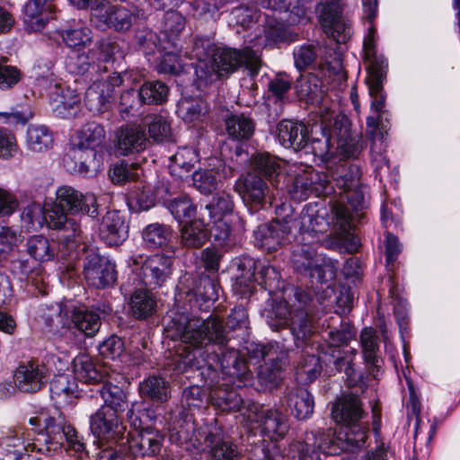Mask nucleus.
<instances>
[{
	"label": "nucleus",
	"instance_id": "nucleus-1",
	"mask_svg": "<svg viewBox=\"0 0 460 460\" xmlns=\"http://www.w3.org/2000/svg\"><path fill=\"white\" fill-rule=\"evenodd\" d=\"M166 336L173 341H181L184 346L172 360L175 374L188 370H200V375L213 379L220 368L223 373L242 381L250 379L246 361L235 349H223L228 342L222 319L210 315L207 319L189 318L185 314L172 317L164 328Z\"/></svg>",
	"mask_w": 460,
	"mask_h": 460
},
{
	"label": "nucleus",
	"instance_id": "nucleus-2",
	"mask_svg": "<svg viewBox=\"0 0 460 460\" xmlns=\"http://www.w3.org/2000/svg\"><path fill=\"white\" fill-rule=\"evenodd\" d=\"M33 426L44 424V429L32 441L25 444L20 437L21 429H8L1 438V445L7 451L17 456H21L23 451H38L42 454H50L65 447L76 453L84 452L85 447L83 438L79 437L75 429L70 425L66 417L59 411H55L50 416H40L30 419Z\"/></svg>",
	"mask_w": 460,
	"mask_h": 460
},
{
	"label": "nucleus",
	"instance_id": "nucleus-3",
	"mask_svg": "<svg viewBox=\"0 0 460 460\" xmlns=\"http://www.w3.org/2000/svg\"><path fill=\"white\" fill-rule=\"evenodd\" d=\"M78 213L95 218L98 216L95 197L84 195L71 186L59 187L56 192L54 208L46 221L49 228L57 231L58 243L67 249L74 248L75 243L83 238L81 220L68 217Z\"/></svg>",
	"mask_w": 460,
	"mask_h": 460
},
{
	"label": "nucleus",
	"instance_id": "nucleus-4",
	"mask_svg": "<svg viewBox=\"0 0 460 460\" xmlns=\"http://www.w3.org/2000/svg\"><path fill=\"white\" fill-rule=\"evenodd\" d=\"M295 304L290 310L287 301L276 303L269 314V324L279 330L289 323L290 332L296 348L310 344L315 332L314 308L310 292L297 289L295 292Z\"/></svg>",
	"mask_w": 460,
	"mask_h": 460
},
{
	"label": "nucleus",
	"instance_id": "nucleus-5",
	"mask_svg": "<svg viewBox=\"0 0 460 460\" xmlns=\"http://www.w3.org/2000/svg\"><path fill=\"white\" fill-rule=\"evenodd\" d=\"M77 138L78 143L64 156V164L68 170L84 176L95 175L101 170L102 162L94 148L104 141L105 130L99 123L89 122L77 131Z\"/></svg>",
	"mask_w": 460,
	"mask_h": 460
},
{
	"label": "nucleus",
	"instance_id": "nucleus-6",
	"mask_svg": "<svg viewBox=\"0 0 460 460\" xmlns=\"http://www.w3.org/2000/svg\"><path fill=\"white\" fill-rule=\"evenodd\" d=\"M359 167L352 164H341L331 170V178L341 190V201L332 204V213L340 228L346 230L349 226L350 213L343 204L346 199L355 211L363 208L364 193L361 190Z\"/></svg>",
	"mask_w": 460,
	"mask_h": 460
},
{
	"label": "nucleus",
	"instance_id": "nucleus-7",
	"mask_svg": "<svg viewBox=\"0 0 460 460\" xmlns=\"http://www.w3.org/2000/svg\"><path fill=\"white\" fill-rule=\"evenodd\" d=\"M364 49L367 61L368 62L367 83L372 98L371 109L377 113L376 116L367 117V132L374 137L379 125V114L385 107V97L383 93V80L386 75L387 62L383 57H378L375 54L371 39L365 40Z\"/></svg>",
	"mask_w": 460,
	"mask_h": 460
},
{
	"label": "nucleus",
	"instance_id": "nucleus-8",
	"mask_svg": "<svg viewBox=\"0 0 460 460\" xmlns=\"http://www.w3.org/2000/svg\"><path fill=\"white\" fill-rule=\"evenodd\" d=\"M136 269V274L141 283L149 289L165 286L172 274L173 258L161 253L146 257L143 261L142 255L133 256L129 259Z\"/></svg>",
	"mask_w": 460,
	"mask_h": 460
},
{
	"label": "nucleus",
	"instance_id": "nucleus-9",
	"mask_svg": "<svg viewBox=\"0 0 460 460\" xmlns=\"http://www.w3.org/2000/svg\"><path fill=\"white\" fill-rule=\"evenodd\" d=\"M211 56L216 70L221 77L234 73L242 66H245L252 75H255L261 67L259 54L249 47L243 49L217 48Z\"/></svg>",
	"mask_w": 460,
	"mask_h": 460
},
{
	"label": "nucleus",
	"instance_id": "nucleus-10",
	"mask_svg": "<svg viewBox=\"0 0 460 460\" xmlns=\"http://www.w3.org/2000/svg\"><path fill=\"white\" fill-rule=\"evenodd\" d=\"M143 17V10L137 6L127 8L121 5L99 4L91 10V22L96 27H108L119 32L128 31L137 19Z\"/></svg>",
	"mask_w": 460,
	"mask_h": 460
},
{
	"label": "nucleus",
	"instance_id": "nucleus-11",
	"mask_svg": "<svg viewBox=\"0 0 460 460\" xmlns=\"http://www.w3.org/2000/svg\"><path fill=\"white\" fill-rule=\"evenodd\" d=\"M40 85L46 90L52 106L53 111L62 119L75 118L80 111V97L75 91L65 88L60 79L41 76Z\"/></svg>",
	"mask_w": 460,
	"mask_h": 460
},
{
	"label": "nucleus",
	"instance_id": "nucleus-12",
	"mask_svg": "<svg viewBox=\"0 0 460 460\" xmlns=\"http://www.w3.org/2000/svg\"><path fill=\"white\" fill-rule=\"evenodd\" d=\"M319 20L328 37L336 43H345L350 37L351 26L341 15L340 0H321L318 4Z\"/></svg>",
	"mask_w": 460,
	"mask_h": 460
},
{
	"label": "nucleus",
	"instance_id": "nucleus-13",
	"mask_svg": "<svg viewBox=\"0 0 460 460\" xmlns=\"http://www.w3.org/2000/svg\"><path fill=\"white\" fill-rule=\"evenodd\" d=\"M368 425L359 421L342 425L333 435L325 433L329 453L337 455L341 452L354 451L360 448L367 438Z\"/></svg>",
	"mask_w": 460,
	"mask_h": 460
},
{
	"label": "nucleus",
	"instance_id": "nucleus-14",
	"mask_svg": "<svg viewBox=\"0 0 460 460\" xmlns=\"http://www.w3.org/2000/svg\"><path fill=\"white\" fill-rule=\"evenodd\" d=\"M335 155L342 159L358 158L363 150L362 137L350 130V121L345 115H337L332 121Z\"/></svg>",
	"mask_w": 460,
	"mask_h": 460
},
{
	"label": "nucleus",
	"instance_id": "nucleus-15",
	"mask_svg": "<svg viewBox=\"0 0 460 460\" xmlns=\"http://www.w3.org/2000/svg\"><path fill=\"white\" fill-rule=\"evenodd\" d=\"M208 460H241L237 447L229 439L216 422L207 425L203 431Z\"/></svg>",
	"mask_w": 460,
	"mask_h": 460
},
{
	"label": "nucleus",
	"instance_id": "nucleus-16",
	"mask_svg": "<svg viewBox=\"0 0 460 460\" xmlns=\"http://www.w3.org/2000/svg\"><path fill=\"white\" fill-rule=\"evenodd\" d=\"M84 274L86 282L96 288L112 286L117 280L115 264L93 251L85 256Z\"/></svg>",
	"mask_w": 460,
	"mask_h": 460
},
{
	"label": "nucleus",
	"instance_id": "nucleus-17",
	"mask_svg": "<svg viewBox=\"0 0 460 460\" xmlns=\"http://www.w3.org/2000/svg\"><path fill=\"white\" fill-rule=\"evenodd\" d=\"M234 190L246 205L255 208H261L267 198L274 197L273 191L266 181L252 172L240 175L235 181Z\"/></svg>",
	"mask_w": 460,
	"mask_h": 460
},
{
	"label": "nucleus",
	"instance_id": "nucleus-18",
	"mask_svg": "<svg viewBox=\"0 0 460 460\" xmlns=\"http://www.w3.org/2000/svg\"><path fill=\"white\" fill-rule=\"evenodd\" d=\"M292 226L288 221L274 220L262 224L254 231L255 243L259 247L274 252L291 242Z\"/></svg>",
	"mask_w": 460,
	"mask_h": 460
},
{
	"label": "nucleus",
	"instance_id": "nucleus-19",
	"mask_svg": "<svg viewBox=\"0 0 460 460\" xmlns=\"http://www.w3.org/2000/svg\"><path fill=\"white\" fill-rule=\"evenodd\" d=\"M324 432H307L305 438L293 439L288 445V455L293 460H321V451H329Z\"/></svg>",
	"mask_w": 460,
	"mask_h": 460
},
{
	"label": "nucleus",
	"instance_id": "nucleus-20",
	"mask_svg": "<svg viewBox=\"0 0 460 460\" xmlns=\"http://www.w3.org/2000/svg\"><path fill=\"white\" fill-rule=\"evenodd\" d=\"M164 435L155 428L146 427L131 438L128 453L135 457L158 456L164 448Z\"/></svg>",
	"mask_w": 460,
	"mask_h": 460
},
{
	"label": "nucleus",
	"instance_id": "nucleus-21",
	"mask_svg": "<svg viewBox=\"0 0 460 460\" xmlns=\"http://www.w3.org/2000/svg\"><path fill=\"white\" fill-rule=\"evenodd\" d=\"M49 367L39 361H30L20 366L14 375L16 386L25 393H36L42 389L49 381Z\"/></svg>",
	"mask_w": 460,
	"mask_h": 460
},
{
	"label": "nucleus",
	"instance_id": "nucleus-22",
	"mask_svg": "<svg viewBox=\"0 0 460 460\" xmlns=\"http://www.w3.org/2000/svg\"><path fill=\"white\" fill-rule=\"evenodd\" d=\"M261 356L264 365L258 371V378L261 385L276 386L280 380V374L288 363L286 352L278 353L273 346H261Z\"/></svg>",
	"mask_w": 460,
	"mask_h": 460
},
{
	"label": "nucleus",
	"instance_id": "nucleus-23",
	"mask_svg": "<svg viewBox=\"0 0 460 460\" xmlns=\"http://www.w3.org/2000/svg\"><path fill=\"white\" fill-rule=\"evenodd\" d=\"M290 262L297 273L311 278L317 274L319 280L322 281L323 269L319 263L315 249L309 243H296L294 245Z\"/></svg>",
	"mask_w": 460,
	"mask_h": 460
},
{
	"label": "nucleus",
	"instance_id": "nucleus-24",
	"mask_svg": "<svg viewBox=\"0 0 460 460\" xmlns=\"http://www.w3.org/2000/svg\"><path fill=\"white\" fill-rule=\"evenodd\" d=\"M90 428L95 437L106 440H116L123 430L118 413L107 407H101L91 416Z\"/></svg>",
	"mask_w": 460,
	"mask_h": 460
},
{
	"label": "nucleus",
	"instance_id": "nucleus-25",
	"mask_svg": "<svg viewBox=\"0 0 460 460\" xmlns=\"http://www.w3.org/2000/svg\"><path fill=\"white\" fill-rule=\"evenodd\" d=\"M100 237L109 246L121 244L128 236V225L119 211H108L100 225Z\"/></svg>",
	"mask_w": 460,
	"mask_h": 460
},
{
	"label": "nucleus",
	"instance_id": "nucleus-26",
	"mask_svg": "<svg viewBox=\"0 0 460 460\" xmlns=\"http://www.w3.org/2000/svg\"><path fill=\"white\" fill-rule=\"evenodd\" d=\"M364 415L360 400L352 393L343 394L332 409L333 420L343 425L359 422Z\"/></svg>",
	"mask_w": 460,
	"mask_h": 460
},
{
	"label": "nucleus",
	"instance_id": "nucleus-27",
	"mask_svg": "<svg viewBox=\"0 0 460 460\" xmlns=\"http://www.w3.org/2000/svg\"><path fill=\"white\" fill-rule=\"evenodd\" d=\"M257 418L262 432L272 440L283 438L289 430L288 417L278 409L262 407Z\"/></svg>",
	"mask_w": 460,
	"mask_h": 460
},
{
	"label": "nucleus",
	"instance_id": "nucleus-28",
	"mask_svg": "<svg viewBox=\"0 0 460 460\" xmlns=\"http://www.w3.org/2000/svg\"><path fill=\"white\" fill-rule=\"evenodd\" d=\"M332 121L333 119H322L321 124L315 125L312 129L313 134L315 136L312 137L308 141L314 155L323 160H327L335 155Z\"/></svg>",
	"mask_w": 460,
	"mask_h": 460
},
{
	"label": "nucleus",
	"instance_id": "nucleus-29",
	"mask_svg": "<svg viewBox=\"0 0 460 460\" xmlns=\"http://www.w3.org/2000/svg\"><path fill=\"white\" fill-rule=\"evenodd\" d=\"M73 365L75 377L83 383L103 385L108 380L106 367L97 363L88 355L77 356L75 358Z\"/></svg>",
	"mask_w": 460,
	"mask_h": 460
},
{
	"label": "nucleus",
	"instance_id": "nucleus-30",
	"mask_svg": "<svg viewBox=\"0 0 460 460\" xmlns=\"http://www.w3.org/2000/svg\"><path fill=\"white\" fill-rule=\"evenodd\" d=\"M49 0H30L23 8L22 21L27 31H40L51 18Z\"/></svg>",
	"mask_w": 460,
	"mask_h": 460
},
{
	"label": "nucleus",
	"instance_id": "nucleus-31",
	"mask_svg": "<svg viewBox=\"0 0 460 460\" xmlns=\"http://www.w3.org/2000/svg\"><path fill=\"white\" fill-rule=\"evenodd\" d=\"M329 331L324 338L323 343L319 345L321 354L335 357L341 346L348 345L355 335L353 326L347 321L341 320L339 327L328 324Z\"/></svg>",
	"mask_w": 460,
	"mask_h": 460
},
{
	"label": "nucleus",
	"instance_id": "nucleus-32",
	"mask_svg": "<svg viewBox=\"0 0 460 460\" xmlns=\"http://www.w3.org/2000/svg\"><path fill=\"white\" fill-rule=\"evenodd\" d=\"M277 137L284 147L294 150L304 148L309 141L306 127L288 119L278 124Z\"/></svg>",
	"mask_w": 460,
	"mask_h": 460
},
{
	"label": "nucleus",
	"instance_id": "nucleus-33",
	"mask_svg": "<svg viewBox=\"0 0 460 460\" xmlns=\"http://www.w3.org/2000/svg\"><path fill=\"white\" fill-rule=\"evenodd\" d=\"M252 172L268 181L272 188L278 187V178L283 169V162L269 153H257L251 158Z\"/></svg>",
	"mask_w": 460,
	"mask_h": 460
},
{
	"label": "nucleus",
	"instance_id": "nucleus-34",
	"mask_svg": "<svg viewBox=\"0 0 460 460\" xmlns=\"http://www.w3.org/2000/svg\"><path fill=\"white\" fill-rule=\"evenodd\" d=\"M147 144L145 131L138 126L126 125L117 133V147L121 155L139 153L146 148Z\"/></svg>",
	"mask_w": 460,
	"mask_h": 460
},
{
	"label": "nucleus",
	"instance_id": "nucleus-35",
	"mask_svg": "<svg viewBox=\"0 0 460 460\" xmlns=\"http://www.w3.org/2000/svg\"><path fill=\"white\" fill-rule=\"evenodd\" d=\"M139 394L145 401L161 405L171 398L169 381L160 376H150L139 384Z\"/></svg>",
	"mask_w": 460,
	"mask_h": 460
},
{
	"label": "nucleus",
	"instance_id": "nucleus-36",
	"mask_svg": "<svg viewBox=\"0 0 460 460\" xmlns=\"http://www.w3.org/2000/svg\"><path fill=\"white\" fill-rule=\"evenodd\" d=\"M287 406L297 420L309 418L314 411V401L309 391L304 387H292L286 394Z\"/></svg>",
	"mask_w": 460,
	"mask_h": 460
},
{
	"label": "nucleus",
	"instance_id": "nucleus-37",
	"mask_svg": "<svg viewBox=\"0 0 460 460\" xmlns=\"http://www.w3.org/2000/svg\"><path fill=\"white\" fill-rule=\"evenodd\" d=\"M209 233L199 218L184 224L180 230V243L187 249H199L208 240Z\"/></svg>",
	"mask_w": 460,
	"mask_h": 460
},
{
	"label": "nucleus",
	"instance_id": "nucleus-38",
	"mask_svg": "<svg viewBox=\"0 0 460 460\" xmlns=\"http://www.w3.org/2000/svg\"><path fill=\"white\" fill-rule=\"evenodd\" d=\"M379 338L376 331L372 328H365L360 333V345L362 349L363 357L366 364L367 365L370 374L376 377L375 370L376 372L381 367L382 358L379 357Z\"/></svg>",
	"mask_w": 460,
	"mask_h": 460
},
{
	"label": "nucleus",
	"instance_id": "nucleus-39",
	"mask_svg": "<svg viewBox=\"0 0 460 460\" xmlns=\"http://www.w3.org/2000/svg\"><path fill=\"white\" fill-rule=\"evenodd\" d=\"M129 306L136 319H147L156 312V297L149 288H138L132 293Z\"/></svg>",
	"mask_w": 460,
	"mask_h": 460
},
{
	"label": "nucleus",
	"instance_id": "nucleus-40",
	"mask_svg": "<svg viewBox=\"0 0 460 460\" xmlns=\"http://www.w3.org/2000/svg\"><path fill=\"white\" fill-rule=\"evenodd\" d=\"M226 131L229 138L243 142L249 140L254 134V120L244 114H233L225 120Z\"/></svg>",
	"mask_w": 460,
	"mask_h": 460
},
{
	"label": "nucleus",
	"instance_id": "nucleus-41",
	"mask_svg": "<svg viewBox=\"0 0 460 460\" xmlns=\"http://www.w3.org/2000/svg\"><path fill=\"white\" fill-rule=\"evenodd\" d=\"M234 211V201L230 195L220 193L214 196L211 200L200 208V218L205 221L206 215L208 221L225 220V217Z\"/></svg>",
	"mask_w": 460,
	"mask_h": 460
},
{
	"label": "nucleus",
	"instance_id": "nucleus-42",
	"mask_svg": "<svg viewBox=\"0 0 460 460\" xmlns=\"http://www.w3.org/2000/svg\"><path fill=\"white\" fill-rule=\"evenodd\" d=\"M208 399L212 405L223 411L239 410L243 403L241 396L227 385L212 387Z\"/></svg>",
	"mask_w": 460,
	"mask_h": 460
},
{
	"label": "nucleus",
	"instance_id": "nucleus-43",
	"mask_svg": "<svg viewBox=\"0 0 460 460\" xmlns=\"http://www.w3.org/2000/svg\"><path fill=\"white\" fill-rule=\"evenodd\" d=\"M53 134L44 125L31 124L27 128L26 146L34 153H44L53 146Z\"/></svg>",
	"mask_w": 460,
	"mask_h": 460
},
{
	"label": "nucleus",
	"instance_id": "nucleus-44",
	"mask_svg": "<svg viewBox=\"0 0 460 460\" xmlns=\"http://www.w3.org/2000/svg\"><path fill=\"white\" fill-rule=\"evenodd\" d=\"M303 354L300 356L296 368V378L301 384H308L314 381L322 372V365L320 358L313 354Z\"/></svg>",
	"mask_w": 460,
	"mask_h": 460
},
{
	"label": "nucleus",
	"instance_id": "nucleus-45",
	"mask_svg": "<svg viewBox=\"0 0 460 460\" xmlns=\"http://www.w3.org/2000/svg\"><path fill=\"white\" fill-rule=\"evenodd\" d=\"M100 394L104 402L102 407H107L116 413L124 411L128 408L126 393L119 386L110 383L109 380L102 385Z\"/></svg>",
	"mask_w": 460,
	"mask_h": 460
},
{
	"label": "nucleus",
	"instance_id": "nucleus-46",
	"mask_svg": "<svg viewBox=\"0 0 460 460\" xmlns=\"http://www.w3.org/2000/svg\"><path fill=\"white\" fill-rule=\"evenodd\" d=\"M71 317L75 326L88 337L94 336L100 329L101 319L96 313L84 308H75Z\"/></svg>",
	"mask_w": 460,
	"mask_h": 460
},
{
	"label": "nucleus",
	"instance_id": "nucleus-47",
	"mask_svg": "<svg viewBox=\"0 0 460 460\" xmlns=\"http://www.w3.org/2000/svg\"><path fill=\"white\" fill-rule=\"evenodd\" d=\"M142 173L143 170L138 164L125 161L112 164L109 170L111 181L119 185L137 181Z\"/></svg>",
	"mask_w": 460,
	"mask_h": 460
},
{
	"label": "nucleus",
	"instance_id": "nucleus-48",
	"mask_svg": "<svg viewBox=\"0 0 460 460\" xmlns=\"http://www.w3.org/2000/svg\"><path fill=\"white\" fill-rule=\"evenodd\" d=\"M142 235L146 246L155 249L167 244L172 236V229L167 225L154 223L144 229Z\"/></svg>",
	"mask_w": 460,
	"mask_h": 460
},
{
	"label": "nucleus",
	"instance_id": "nucleus-49",
	"mask_svg": "<svg viewBox=\"0 0 460 460\" xmlns=\"http://www.w3.org/2000/svg\"><path fill=\"white\" fill-rule=\"evenodd\" d=\"M256 261L252 258H244L238 265L235 276V288L241 294L251 292L255 280Z\"/></svg>",
	"mask_w": 460,
	"mask_h": 460
},
{
	"label": "nucleus",
	"instance_id": "nucleus-50",
	"mask_svg": "<svg viewBox=\"0 0 460 460\" xmlns=\"http://www.w3.org/2000/svg\"><path fill=\"white\" fill-rule=\"evenodd\" d=\"M26 249L31 258L40 262L50 261L54 257V250L43 235L31 236L27 240Z\"/></svg>",
	"mask_w": 460,
	"mask_h": 460
},
{
	"label": "nucleus",
	"instance_id": "nucleus-51",
	"mask_svg": "<svg viewBox=\"0 0 460 460\" xmlns=\"http://www.w3.org/2000/svg\"><path fill=\"white\" fill-rule=\"evenodd\" d=\"M145 104H161L167 99L169 88L161 81L145 83L138 90Z\"/></svg>",
	"mask_w": 460,
	"mask_h": 460
},
{
	"label": "nucleus",
	"instance_id": "nucleus-52",
	"mask_svg": "<svg viewBox=\"0 0 460 460\" xmlns=\"http://www.w3.org/2000/svg\"><path fill=\"white\" fill-rule=\"evenodd\" d=\"M206 111V103L201 99H183L177 107L178 115L186 122L200 119Z\"/></svg>",
	"mask_w": 460,
	"mask_h": 460
},
{
	"label": "nucleus",
	"instance_id": "nucleus-53",
	"mask_svg": "<svg viewBox=\"0 0 460 460\" xmlns=\"http://www.w3.org/2000/svg\"><path fill=\"white\" fill-rule=\"evenodd\" d=\"M61 37L65 44L71 49H83L88 47L93 41L92 30L87 27L66 30Z\"/></svg>",
	"mask_w": 460,
	"mask_h": 460
},
{
	"label": "nucleus",
	"instance_id": "nucleus-54",
	"mask_svg": "<svg viewBox=\"0 0 460 460\" xmlns=\"http://www.w3.org/2000/svg\"><path fill=\"white\" fill-rule=\"evenodd\" d=\"M166 206L177 221L191 218L196 215V207L186 195L168 200Z\"/></svg>",
	"mask_w": 460,
	"mask_h": 460
},
{
	"label": "nucleus",
	"instance_id": "nucleus-55",
	"mask_svg": "<svg viewBox=\"0 0 460 460\" xmlns=\"http://www.w3.org/2000/svg\"><path fill=\"white\" fill-rule=\"evenodd\" d=\"M144 102L140 98L139 91L130 89L120 95L119 111L123 119H128L131 116L138 113L141 105Z\"/></svg>",
	"mask_w": 460,
	"mask_h": 460
},
{
	"label": "nucleus",
	"instance_id": "nucleus-56",
	"mask_svg": "<svg viewBox=\"0 0 460 460\" xmlns=\"http://www.w3.org/2000/svg\"><path fill=\"white\" fill-rule=\"evenodd\" d=\"M145 124L148 128L149 137L155 142L167 139L171 133L169 123L161 115H148L145 119Z\"/></svg>",
	"mask_w": 460,
	"mask_h": 460
},
{
	"label": "nucleus",
	"instance_id": "nucleus-57",
	"mask_svg": "<svg viewBox=\"0 0 460 460\" xmlns=\"http://www.w3.org/2000/svg\"><path fill=\"white\" fill-rule=\"evenodd\" d=\"M185 24V17L181 13L170 10L164 15L162 31L169 39H173L179 36Z\"/></svg>",
	"mask_w": 460,
	"mask_h": 460
},
{
	"label": "nucleus",
	"instance_id": "nucleus-58",
	"mask_svg": "<svg viewBox=\"0 0 460 460\" xmlns=\"http://www.w3.org/2000/svg\"><path fill=\"white\" fill-rule=\"evenodd\" d=\"M327 226L328 223L323 217L305 214L301 217L300 233L302 235H309L311 237L310 242H314V239H318L317 234H323L326 231Z\"/></svg>",
	"mask_w": 460,
	"mask_h": 460
},
{
	"label": "nucleus",
	"instance_id": "nucleus-59",
	"mask_svg": "<svg viewBox=\"0 0 460 460\" xmlns=\"http://www.w3.org/2000/svg\"><path fill=\"white\" fill-rule=\"evenodd\" d=\"M296 88L301 99L314 102L321 97L322 90L320 80L315 75H309L305 78H302L296 84Z\"/></svg>",
	"mask_w": 460,
	"mask_h": 460
},
{
	"label": "nucleus",
	"instance_id": "nucleus-60",
	"mask_svg": "<svg viewBox=\"0 0 460 460\" xmlns=\"http://www.w3.org/2000/svg\"><path fill=\"white\" fill-rule=\"evenodd\" d=\"M307 0H280V3H277L276 5H281V7H274L273 10L288 12L289 20L292 22H299L307 18Z\"/></svg>",
	"mask_w": 460,
	"mask_h": 460
},
{
	"label": "nucleus",
	"instance_id": "nucleus-61",
	"mask_svg": "<svg viewBox=\"0 0 460 460\" xmlns=\"http://www.w3.org/2000/svg\"><path fill=\"white\" fill-rule=\"evenodd\" d=\"M103 92L104 90H102V93L98 92L93 86L86 90L84 102L90 111L102 113L107 110L111 93H108L107 95H104Z\"/></svg>",
	"mask_w": 460,
	"mask_h": 460
},
{
	"label": "nucleus",
	"instance_id": "nucleus-62",
	"mask_svg": "<svg viewBox=\"0 0 460 460\" xmlns=\"http://www.w3.org/2000/svg\"><path fill=\"white\" fill-rule=\"evenodd\" d=\"M208 396L205 389L199 385H191L183 390L182 402L189 409H199L205 405Z\"/></svg>",
	"mask_w": 460,
	"mask_h": 460
},
{
	"label": "nucleus",
	"instance_id": "nucleus-63",
	"mask_svg": "<svg viewBox=\"0 0 460 460\" xmlns=\"http://www.w3.org/2000/svg\"><path fill=\"white\" fill-rule=\"evenodd\" d=\"M194 68L197 81L199 85H207L208 84L221 77L220 75L217 74L212 60L209 62L206 59L198 60Z\"/></svg>",
	"mask_w": 460,
	"mask_h": 460
},
{
	"label": "nucleus",
	"instance_id": "nucleus-64",
	"mask_svg": "<svg viewBox=\"0 0 460 460\" xmlns=\"http://www.w3.org/2000/svg\"><path fill=\"white\" fill-rule=\"evenodd\" d=\"M254 460H284L280 447L275 443H261L252 448Z\"/></svg>",
	"mask_w": 460,
	"mask_h": 460
}]
</instances>
